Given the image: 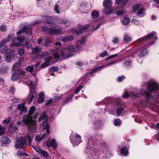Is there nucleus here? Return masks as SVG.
I'll use <instances>...</instances> for the list:
<instances>
[{
    "label": "nucleus",
    "mask_w": 159,
    "mask_h": 159,
    "mask_svg": "<svg viewBox=\"0 0 159 159\" xmlns=\"http://www.w3.org/2000/svg\"><path fill=\"white\" fill-rule=\"evenodd\" d=\"M92 143L93 148H89V151H86L87 153H89L91 155L94 157V158H97L98 156L106 148V144L104 142L101 140L96 139L90 140L89 142Z\"/></svg>",
    "instance_id": "f257e3e1"
},
{
    "label": "nucleus",
    "mask_w": 159,
    "mask_h": 159,
    "mask_svg": "<svg viewBox=\"0 0 159 159\" xmlns=\"http://www.w3.org/2000/svg\"><path fill=\"white\" fill-rule=\"evenodd\" d=\"M42 29L43 31L49 34L56 35L60 33L63 29L61 27L56 25L53 27L48 28L44 27Z\"/></svg>",
    "instance_id": "f03ea898"
},
{
    "label": "nucleus",
    "mask_w": 159,
    "mask_h": 159,
    "mask_svg": "<svg viewBox=\"0 0 159 159\" xmlns=\"http://www.w3.org/2000/svg\"><path fill=\"white\" fill-rule=\"evenodd\" d=\"M48 118L47 115V112L46 111H44L42 113L41 116L39 118V121H41L43 120L42 124L43 126H44V128L46 129V131L48 133H49L50 132L49 130V124L48 123H47L45 125H44V123L47 122L48 120Z\"/></svg>",
    "instance_id": "7ed1b4c3"
},
{
    "label": "nucleus",
    "mask_w": 159,
    "mask_h": 159,
    "mask_svg": "<svg viewBox=\"0 0 159 159\" xmlns=\"http://www.w3.org/2000/svg\"><path fill=\"white\" fill-rule=\"evenodd\" d=\"M22 122L29 127L30 130L32 132H35L36 127V125L34 124L35 122H34L29 117L27 116L23 118Z\"/></svg>",
    "instance_id": "20e7f679"
},
{
    "label": "nucleus",
    "mask_w": 159,
    "mask_h": 159,
    "mask_svg": "<svg viewBox=\"0 0 159 159\" xmlns=\"http://www.w3.org/2000/svg\"><path fill=\"white\" fill-rule=\"evenodd\" d=\"M26 141L25 137L19 138L16 140L15 146L16 148H22L24 150L26 146Z\"/></svg>",
    "instance_id": "39448f33"
},
{
    "label": "nucleus",
    "mask_w": 159,
    "mask_h": 159,
    "mask_svg": "<svg viewBox=\"0 0 159 159\" xmlns=\"http://www.w3.org/2000/svg\"><path fill=\"white\" fill-rule=\"evenodd\" d=\"M77 50V48L75 45H70L65 47L63 51L64 53L67 55V57H65V58H69L73 56L72 52Z\"/></svg>",
    "instance_id": "423d86ee"
},
{
    "label": "nucleus",
    "mask_w": 159,
    "mask_h": 159,
    "mask_svg": "<svg viewBox=\"0 0 159 159\" xmlns=\"http://www.w3.org/2000/svg\"><path fill=\"white\" fill-rule=\"evenodd\" d=\"M156 35V32H152L136 40L137 42L140 41H142L144 40L151 39V40H155L157 39V37L156 36L154 37Z\"/></svg>",
    "instance_id": "0eeeda50"
},
{
    "label": "nucleus",
    "mask_w": 159,
    "mask_h": 159,
    "mask_svg": "<svg viewBox=\"0 0 159 159\" xmlns=\"http://www.w3.org/2000/svg\"><path fill=\"white\" fill-rule=\"evenodd\" d=\"M148 90L151 92L156 91L159 89V85L156 83L151 82L148 83Z\"/></svg>",
    "instance_id": "6e6552de"
},
{
    "label": "nucleus",
    "mask_w": 159,
    "mask_h": 159,
    "mask_svg": "<svg viewBox=\"0 0 159 159\" xmlns=\"http://www.w3.org/2000/svg\"><path fill=\"white\" fill-rule=\"evenodd\" d=\"M70 139L73 144L78 145L81 142V136L76 134L75 136L71 135Z\"/></svg>",
    "instance_id": "1a4fd4ad"
},
{
    "label": "nucleus",
    "mask_w": 159,
    "mask_h": 159,
    "mask_svg": "<svg viewBox=\"0 0 159 159\" xmlns=\"http://www.w3.org/2000/svg\"><path fill=\"white\" fill-rule=\"evenodd\" d=\"M32 29L31 27L28 26H24L22 29L18 31L16 34L18 35L21 34L23 32H25L26 34L29 35H31L32 34Z\"/></svg>",
    "instance_id": "9d476101"
},
{
    "label": "nucleus",
    "mask_w": 159,
    "mask_h": 159,
    "mask_svg": "<svg viewBox=\"0 0 159 159\" xmlns=\"http://www.w3.org/2000/svg\"><path fill=\"white\" fill-rule=\"evenodd\" d=\"M89 25H86L84 26L81 28L77 30L75 29H73L71 30L72 34H76L77 35H78L83 33V30H85L88 28Z\"/></svg>",
    "instance_id": "9b49d317"
},
{
    "label": "nucleus",
    "mask_w": 159,
    "mask_h": 159,
    "mask_svg": "<svg viewBox=\"0 0 159 159\" xmlns=\"http://www.w3.org/2000/svg\"><path fill=\"white\" fill-rule=\"evenodd\" d=\"M17 109L20 111V114L21 115H22L23 113H25L27 111V109L25 106L24 103L18 104Z\"/></svg>",
    "instance_id": "f8f14e48"
},
{
    "label": "nucleus",
    "mask_w": 159,
    "mask_h": 159,
    "mask_svg": "<svg viewBox=\"0 0 159 159\" xmlns=\"http://www.w3.org/2000/svg\"><path fill=\"white\" fill-rule=\"evenodd\" d=\"M47 146L49 147H52L53 148H56L57 147L56 140L54 139L48 140L47 142Z\"/></svg>",
    "instance_id": "ddd939ff"
},
{
    "label": "nucleus",
    "mask_w": 159,
    "mask_h": 159,
    "mask_svg": "<svg viewBox=\"0 0 159 159\" xmlns=\"http://www.w3.org/2000/svg\"><path fill=\"white\" fill-rule=\"evenodd\" d=\"M54 57L55 59H57L60 57L65 58V57H67V55L62 51L58 53H54L53 54Z\"/></svg>",
    "instance_id": "4468645a"
},
{
    "label": "nucleus",
    "mask_w": 159,
    "mask_h": 159,
    "mask_svg": "<svg viewBox=\"0 0 159 159\" xmlns=\"http://www.w3.org/2000/svg\"><path fill=\"white\" fill-rule=\"evenodd\" d=\"M114 13H116L118 15H121L125 14V11L123 10L122 7H116L114 8Z\"/></svg>",
    "instance_id": "2eb2a0df"
},
{
    "label": "nucleus",
    "mask_w": 159,
    "mask_h": 159,
    "mask_svg": "<svg viewBox=\"0 0 159 159\" xmlns=\"http://www.w3.org/2000/svg\"><path fill=\"white\" fill-rule=\"evenodd\" d=\"M145 8L143 7H141L136 12L137 16L139 17H143L145 15Z\"/></svg>",
    "instance_id": "dca6fc26"
},
{
    "label": "nucleus",
    "mask_w": 159,
    "mask_h": 159,
    "mask_svg": "<svg viewBox=\"0 0 159 159\" xmlns=\"http://www.w3.org/2000/svg\"><path fill=\"white\" fill-rule=\"evenodd\" d=\"M85 42V40L84 39H81L80 40H78L76 43L75 47L77 50H78L79 49L81 48L83 46V44Z\"/></svg>",
    "instance_id": "f3484780"
},
{
    "label": "nucleus",
    "mask_w": 159,
    "mask_h": 159,
    "mask_svg": "<svg viewBox=\"0 0 159 159\" xmlns=\"http://www.w3.org/2000/svg\"><path fill=\"white\" fill-rule=\"evenodd\" d=\"M132 40V38L130 35L127 34H125L123 36V41L125 43H129Z\"/></svg>",
    "instance_id": "a211bd4d"
},
{
    "label": "nucleus",
    "mask_w": 159,
    "mask_h": 159,
    "mask_svg": "<svg viewBox=\"0 0 159 159\" xmlns=\"http://www.w3.org/2000/svg\"><path fill=\"white\" fill-rule=\"evenodd\" d=\"M45 62L41 66V68H44L48 66L50 64V60L48 58H45Z\"/></svg>",
    "instance_id": "6ab92c4d"
},
{
    "label": "nucleus",
    "mask_w": 159,
    "mask_h": 159,
    "mask_svg": "<svg viewBox=\"0 0 159 159\" xmlns=\"http://www.w3.org/2000/svg\"><path fill=\"white\" fill-rule=\"evenodd\" d=\"M1 141L3 144H8L11 143V140L7 137L3 136L1 138Z\"/></svg>",
    "instance_id": "aec40b11"
},
{
    "label": "nucleus",
    "mask_w": 159,
    "mask_h": 159,
    "mask_svg": "<svg viewBox=\"0 0 159 159\" xmlns=\"http://www.w3.org/2000/svg\"><path fill=\"white\" fill-rule=\"evenodd\" d=\"M14 52L12 49H8L6 50L5 52L6 57H12L14 55Z\"/></svg>",
    "instance_id": "412c9836"
},
{
    "label": "nucleus",
    "mask_w": 159,
    "mask_h": 159,
    "mask_svg": "<svg viewBox=\"0 0 159 159\" xmlns=\"http://www.w3.org/2000/svg\"><path fill=\"white\" fill-rule=\"evenodd\" d=\"M145 99L147 101H148L152 98V96L151 93L147 90L144 91Z\"/></svg>",
    "instance_id": "4be33fe9"
},
{
    "label": "nucleus",
    "mask_w": 159,
    "mask_h": 159,
    "mask_svg": "<svg viewBox=\"0 0 159 159\" xmlns=\"http://www.w3.org/2000/svg\"><path fill=\"white\" fill-rule=\"evenodd\" d=\"M112 4V2L111 0H105L103 2V6L105 8H110Z\"/></svg>",
    "instance_id": "5701e85b"
},
{
    "label": "nucleus",
    "mask_w": 159,
    "mask_h": 159,
    "mask_svg": "<svg viewBox=\"0 0 159 159\" xmlns=\"http://www.w3.org/2000/svg\"><path fill=\"white\" fill-rule=\"evenodd\" d=\"M46 134L45 133L43 135L39 134L37 135L35 139V141L38 142H41L45 137Z\"/></svg>",
    "instance_id": "b1692460"
},
{
    "label": "nucleus",
    "mask_w": 159,
    "mask_h": 159,
    "mask_svg": "<svg viewBox=\"0 0 159 159\" xmlns=\"http://www.w3.org/2000/svg\"><path fill=\"white\" fill-rule=\"evenodd\" d=\"M114 8L112 9L111 8L106 7L103 11V13H104L106 15H109L112 12L114 13Z\"/></svg>",
    "instance_id": "393cba45"
},
{
    "label": "nucleus",
    "mask_w": 159,
    "mask_h": 159,
    "mask_svg": "<svg viewBox=\"0 0 159 159\" xmlns=\"http://www.w3.org/2000/svg\"><path fill=\"white\" fill-rule=\"evenodd\" d=\"M19 74L17 70H15L14 72L12 74L11 79L12 80L15 81L19 77Z\"/></svg>",
    "instance_id": "a878e982"
},
{
    "label": "nucleus",
    "mask_w": 159,
    "mask_h": 159,
    "mask_svg": "<svg viewBox=\"0 0 159 159\" xmlns=\"http://www.w3.org/2000/svg\"><path fill=\"white\" fill-rule=\"evenodd\" d=\"M45 21L49 24H54L55 22L54 18L51 16L47 17L45 18Z\"/></svg>",
    "instance_id": "bb28decb"
},
{
    "label": "nucleus",
    "mask_w": 159,
    "mask_h": 159,
    "mask_svg": "<svg viewBox=\"0 0 159 159\" xmlns=\"http://www.w3.org/2000/svg\"><path fill=\"white\" fill-rule=\"evenodd\" d=\"M128 0H116V3L120 5V7H123L126 3Z\"/></svg>",
    "instance_id": "cd10ccee"
},
{
    "label": "nucleus",
    "mask_w": 159,
    "mask_h": 159,
    "mask_svg": "<svg viewBox=\"0 0 159 159\" xmlns=\"http://www.w3.org/2000/svg\"><path fill=\"white\" fill-rule=\"evenodd\" d=\"M121 154L125 156H127L129 154V152L126 147H123L121 149Z\"/></svg>",
    "instance_id": "c85d7f7f"
},
{
    "label": "nucleus",
    "mask_w": 159,
    "mask_h": 159,
    "mask_svg": "<svg viewBox=\"0 0 159 159\" xmlns=\"http://www.w3.org/2000/svg\"><path fill=\"white\" fill-rule=\"evenodd\" d=\"M42 49V48L38 47L31 48L32 52L34 54H37L38 52H40L41 51Z\"/></svg>",
    "instance_id": "c756f323"
},
{
    "label": "nucleus",
    "mask_w": 159,
    "mask_h": 159,
    "mask_svg": "<svg viewBox=\"0 0 159 159\" xmlns=\"http://www.w3.org/2000/svg\"><path fill=\"white\" fill-rule=\"evenodd\" d=\"M34 93H35V91L34 90L32 91L31 92H30V93L28 97V99H30V101L29 102H30L32 101L34 97Z\"/></svg>",
    "instance_id": "7c9ffc66"
},
{
    "label": "nucleus",
    "mask_w": 159,
    "mask_h": 159,
    "mask_svg": "<svg viewBox=\"0 0 159 159\" xmlns=\"http://www.w3.org/2000/svg\"><path fill=\"white\" fill-rule=\"evenodd\" d=\"M147 53L148 51L147 49H144L139 53H138V55L140 57H142L144 56Z\"/></svg>",
    "instance_id": "2f4dec72"
},
{
    "label": "nucleus",
    "mask_w": 159,
    "mask_h": 159,
    "mask_svg": "<svg viewBox=\"0 0 159 159\" xmlns=\"http://www.w3.org/2000/svg\"><path fill=\"white\" fill-rule=\"evenodd\" d=\"M132 9L134 11L136 12L141 8L140 5L139 4H135L132 5Z\"/></svg>",
    "instance_id": "473e14b6"
},
{
    "label": "nucleus",
    "mask_w": 159,
    "mask_h": 159,
    "mask_svg": "<svg viewBox=\"0 0 159 159\" xmlns=\"http://www.w3.org/2000/svg\"><path fill=\"white\" fill-rule=\"evenodd\" d=\"M105 66V65H102L101 66L98 67H96V68L93 69L90 72V74H93V73L94 72L98 70H99L101 69L104 67Z\"/></svg>",
    "instance_id": "72a5a7b5"
},
{
    "label": "nucleus",
    "mask_w": 159,
    "mask_h": 159,
    "mask_svg": "<svg viewBox=\"0 0 159 159\" xmlns=\"http://www.w3.org/2000/svg\"><path fill=\"white\" fill-rule=\"evenodd\" d=\"M105 66V65H102L101 66L98 67H96V68L93 69L90 72V74H93V73L94 72L98 70H99L101 69L104 67Z\"/></svg>",
    "instance_id": "f704fd0d"
},
{
    "label": "nucleus",
    "mask_w": 159,
    "mask_h": 159,
    "mask_svg": "<svg viewBox=\"0 0 159 159\" xmlns=\"http://www.w3.org/2000/svg\"><path fill=\"white\" fill-rule=\"evenodd\" d=\"M130 19L129 17H125L123 18L122 20V23L124 25H126L129 24Z\"/></svg>",
    "instance_id": "c9c22d12"
},
{
    "label": "nucleus",
    "mask_w": 159,
    "mask_h": 159,
    "mask_svg": "<svg viewBox=\"0 0 159 159\" xmlns=\"http://www.w3.org/2000/svg\"><path fill=\"white\" fill-rule=\"evenodd\" d=\"M9 130L11 132H14L18 129V128L16 125L13 126L11 125L9 128Z\"/></svg>",
    "instance_id": "e433bc0d"
},
{
    "label": "nucleus",
    "mask_w": 159,
    "mask_h": 159,
    "mask_svg": "<svg viewBox=\"0 0 159 159\" xmlns=\"http://www.w3.org/2000/svg\"><path fill=\"white\" fill-rule=\"evenodd\" d=\"M99 15V13L96 11H93L91 13V16L93 18H98V17Z\"/></svg>",
    "instance_id": "4c0bfd02"
},
{
    "label": "nucleus",
    "mask_w": 159,
    "mask_h": 159,
    "mask_svg": "<svg viewBox=\"0 0 159 159\" xmlns=\"http://www.w3.org/2000/svg\"><path fill=\"white\" fill-rule=\"evenodd\" d=\"M58 23L66 24L68 23L69 21L66 19H62L58 21Z\"/></svg>",
    "instance_id": "58836bf2"
},
{
    "label": "nucleus",
    "mask_w": 159,
    "mask_h": 159,
    "mask_svg": "<svg viewBox=\"0 0 159 159\" xmlns=\"http://www.w3.org/2000/svg\"><path fill=\"white\" fill-rule=\"evenodd\" d=\"M39 154H42L44 156V157H47L48 156V153L46 151L42 149H41Z\"/></svg>",
    "instance_id": "ea45409f"
},
{
    "label": "nucleus",
    "mask_w": 159,
    "mask_h": 159,
    "mask_svg": "<svg viewBox=\"0 0 159 159\" xmlns=\"http://www.w3.org/2000/svg\"><path fill=\"white\" fill-rule=\"evenodd\" d=\"M25 52V49L22 48H19L18 51V54L20 56L23 55Z\"/></svg>",
    "instance_id": "a19ab883"
},
{
    "label": "nucleus",
    "mask_w": 159,
    "mask_h": 159,
    "mask_svg": "<svg viewBox=\"0 0 159 159\" xmlns=\"http://www.w3.org/2000/svg\"><path fill=\"white\" fill-rule=\"evenodd\" d=\"M44 55V53L36 54V55L34 57V59L37 60L43 57Z\"/></svg>",
    "instance_id": "79ce46f5"
},
{
    "label": "nucleus",
    "mask_w": 159,
    "mask_h": 159,
    "mask_svg": "<svg viewBox=\"0 0 159 159\" xmlns=\"http://www.w3.org/2000/svg\"><path fill=\"white\" fill-rule=\"evenodd\" d=\"M17 155L18 156H22L24 155L28 156V155L24 151H19L17 153Z\"/></svg>",
    "instance_id": "37998d69"
},
{
    "label": "nucleus",
    "mask_w": 159,
    "mask_h": 159,
    "mask_svg": "<svg viewBox=\"0 0 159 159\" xmlns=\"http://www.w3.org/2000/svg\"><path fill=\"white\" fill-rule=\"evenodd\" d=\"M21 45V43H20L14 42H12L11 44L10 45L11 47H13L20 46Z\"/></svg>",
    "instance_id": "c03bdc74"
},
{
    "label": "nucleus",
    "mask_w": 159,
    "mask_h": 159,
    "mask_svg": "<svg viewBox=\"0 0 159 159\" xmlns=\"http://www.w3.org/2000/svg\"><path fill=\"white\" fill-rule=\"evenodd\" d=\"M6 130L5 127L0 125V135H2L5 133Z\"/></svg>",
    "instance_id": "a18cd8bd"
},
{
    "label": "nucleus",
    "mask_w": 159,
    "mask_h": 159,
    "mask_svg": "<svg viewBox=\"0 0 159 159\" xmlns=\"http://www.w3.org/2000/svg\"><path fill=\"white\" fill-rule=\"evenodd\" d=\"M35 110V108L34 106H32L29 111V114L30 115L32 114Z\"/></svg>",
    "instance_id": "49530a36"
},
{
    "label": "nucleus",
    "mask_w": 159,
    "mask_h": 159,
    "mask_svg": "<svg viewBox=\"0 0 159 159\" xmlns=\"http://www.w3.org/2000/svg\"><path fill=\"white\" fill-rule=\"evenodd\" d=\"M59 70L58 67L57 66H54L50 68L49 70L51 72H57Z\"/></svg>",
    "instance_id": "de8ad7c7"
},
{
    "label": "nucleus",
    "mask_w": 159,
    "mask_h": 159,
    "mask_svg": "<svg viewBox=\"0 0 159 159\" xmlns=\"http://www.w3.org/2000/svg\"><path fill=\"white\" fill-rule=\"evenodd\" d=\"M26 70L29 72L31 73L34 70V67L33 66H29L26 68Z\"/></svg>",
    "instance_id": "09e8293b"
},
{
    "label": "nucleus",
    "mask_w": 159,
    "mask_h": 159,
    "mask_svg": "<svg viewBox=\"0 0 159 159\" xmlns=\"http://www.w3.org/2000/svg\"><path fill=\"white\" fill-rule=\"evenodd\" d=\"M121 124L120 120L119 119H117L115 120L114 124L116 126H119Z\"/></svg>",
    "instance_id": "8fccbe9b"
},
{
    "label": "nucleus",
    "mask_w": 159,
    "mask_h": 159,
    "mask_svg": "<svg viewBox=\"0 0 159 159\" xmlns=\"http://www.w3.org/2000/svg\"><path fill=\"white\" fill-rule=\"evenodd\" d=\"M13 35L9 34L7 36V38H6L5 40L7 42L10 41V39L13 38Z\"/></svg>",
    "instance_id": "3c124183"
},
{
    "label": "nucleus",
    "mask_w": 159,
    "mask_h": 159,
    "mask_svg": "<svg viewBox=\"0 0 159 159\" xmlns=\"http://www.w3.org/2000/svg\"><path fill=\"white\" fill-rule=\"evenodd\" d=\"M11 120V118L10 117H8L7 119L4 120L2 121L3 123L4 124H8Z\"/></svg>",
    "instance_id": "603ef678"
},
{
    "label": "nucleus",
    "mask_w": 159,
    "mask_h": 159,
    "mask_svg": "<svg viewBox=\"0 0 159 159\" xmlns=\"http://www.w3.org/2000/svg\"><path fill=\"white\" fill-rule=\"evenodd\" d=\"M131 21L132 22L134 23V24H136L137 25H138L140 24L139 21L136 20L134 18H133L131 20Z\"/></svg>",
    "instance_id": "864d4df0"
},
{
    "label": "nucleus",
    "mask_w": 159,
    "mask_h": 159,
    "mask_svg": "<svg viewBox=\"0 0 159 159\" xmlns=\"http://www.w3.org/2000/svg\"><path fill=\"white\" fill-rule=\"evenodd\" d=\"M107 55V51L106 50L104 51L103 52H101L99 56L100 57H103Z\"/></svg>",
    "instance_id": "5fc2aeb1"
},
{
    "label": "nucleus",
    "mask_w": 159,
    "mask_h": 159,
    "mask_svg": "<svg viewBox=\"0 0 159 159\" xmlns=\"http://www.w3.org/2000/svg\"><path fill=\"white\" fill-rule=\"evenodd\" d=\"M59 7L57 4H56L54 8V10L55 12L58 14L60 13V12L58 11Z\"/></svg>",
    "instance_id": "6e6d98bb"
},
{
    "label": "nucleus",
    "mask_w": 159,
    "mask_h": 159,
    "mask_svg": "<svg viewBox=\"0 0 159 159\" xmlns=\"http://www.w3.org/2000/svg\"><path fill=\"white\" fill-rule=\"evenodd\" d=\"M51 42V41L50 40L48 37L45 38V45L47 46L48 44L50 43Z\"/></svg>",
    "instance_id": "4d7b16f0"
},
{
    "label": "nucleus",
    "mask_w": 159,
    "mask_h": 159,
    "mask_svg": "<svg viewBox=\"0 0 159 159\" xmlns=\"http://www.w3.org/2000/svg\"><path fill=\"white\" fill-rule=\"evenodd\" d=\"M123 111V108H120L117 109L116 113L118 116H119L121 113Z\"/></svg>",
    "instance_id": "13d9d810"
},
{
    "label": "nucleus",
    "mask_w": 159,
    "mask_h": 159,
    "mask_svg": "<svg viewBox=\"0 0 159 159\" xmlns=\"http://www.w3.org/2000/svg\"><path fill=\"white\" fill-rule=\"evenodd\" d=\"M18 71V73L19 74V76L20 75H21L23 76H25V72L24 71H22L20 70H17Z\"/></svg>",
    "instance_id": "bf43d9fd"
},
{
    "label": "nucleus",
    "mask_w": 159,
    "mask_h": 159,
    "mask_svg": "<svg viewBox=\"0 0 159 159\" xmlns=\"http://www.w3.org/2000/svg\"><path fill=\"white\" fill-rule=\"evenodd\" d=\"M83 87V85H81L75 91V94L78 93L81 90Z\"/></svg>",
    "instance_id": "052dcab7"
},
{
    "label": "nucleus",
    "mask_w": 159,
    "mask_h": 159,
    "mask_svg": "<svg viewBox=\"0 0 159 159\" xmlns=\"http://www.w3.org/2000/svg\"><path fill=\"white\" fill-rule=\"evenodd\" d=\"M18 41L21 43L25 41V38L24 36H19L17 39Z\"/></svg>",
    "instance_id": "680f3d73"
},
{
    "label": "nucleus",
    "mask_w": 159,
    "mask_h": 159,
    "mask_svg": "<svg viewBox=\"0 0 159 159\" xmlns=\"http://www.w3.org/2000/svg\"><path fill=\"white\" fill-rule=\"evenodd\" d=\"M73 96L71 95L70 96L68 97L67 98L65 99V102L66 103H68L69 101L71 100L72 99Z\"/></svg>",
    "instance_id": "e2e57ef3"
},
{
    "label": "nucleus",
    "mask_w": 159,
    "mask_h": 159,
    "mask_svg": "<svg viewBox=\"0 0 159 159\" xmlns=\"http://www.w3.org/2000/svg\"><path fill=\"white\" fill-rule=\"evenodd\" d=\"M8 69V68L7 67H2L0 71L2 73H5L6 72Z\"/></svg>",
    "instance_id": "0e129e2a"
},
{
    "label": "nucleus",
    "mask_w": 159,
    "mask_h": 159,
    "mask_svg": "<svg viewBox=\"0 0 159 159\" xmlns=\"http://www.w3.org/2000/svg\"><path fill=\"white\" fill-rule=\"evenodd\" d=\"M125 78V77L124 75L119 76L117 79V81L118 82H121Z\"/></svg>",
    "instance_id": "69168bd1"
},
{
    "label": "nucleus",
    "mask_w": 159,
    "mask_h": 159,
    "mask_svg": "<svg viewBox=\"0 0 159 159\" xmlns=\"http://www.w3.org/2000/svg\"><path fill=\"white\" fill-rule=\"evenodd\" d=\"M44 98L39 97L38 99V102L39 103H42L44 100Z\"/></svg>",
    "instance_id": "338daca9"
},
{
    "label": "nucleus",
    "mask_w": 159,
    "mask_h": 159,
    "mask_svg": "<svg viewBox=\"0 0 159 159\" xmlns=\"http://www.w3.org/2000/svg\"><path fill=\"white\" fill-rule=\"evenodd\" d=\"M33 148L37 152L39 153L40 152L41 150V149L39 148V147H37L36 146H34L33 147Z\"/></svg>",
    "instance_id": "774afa93"
}]
</instances>
